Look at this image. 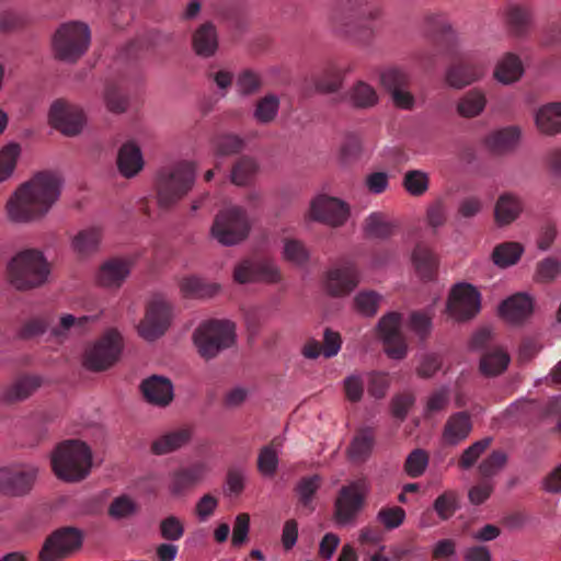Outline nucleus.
<instances>
[{"label":"nucleus","instance_id":"nucleus-43","mask_svg":"<svg viewBox=\"0 0 561 561\" xmlns=\"http://www.w3.org/2000/svg\"><path fill=\"white\" fill-rule=\"evenodd\" d=\"M523 252L524 248L518 242H503L494 248L492 259L495 265L507 267L516 264Z\"/></svg>","mask_w":561,"mask_h":561},{"label":"nucleus","instance_id":"nucleus-46","mask_svg":"<svg viewBox=\"0 0 561 561\" xmlns=\"http://www.w3.org/2000/svg\"><path fill=\"white\" fill-rule=\"evenodd\" d=\"M505 15L510 30L516 35L527 30L531 19L529 10L518 4H510Z\"/></svg>","mask_w":561,"mask_h":561},{"label":"nucleus","instance_id":"nucleus-58","mask_svg":"<svg viewBox=\"0 0 561 561\" xmlns=\"http://www.w3.org/2000/svg\"><path fill=\"white\" fill-rule=\"evenodd\" d=\"M275 443L276 439L273 440L272 445L263 447L259 455L257 468L259 471L265 477H273L278 466L277 453L273 448Z\"/></svg>","mask_w":561,"mask_h":561},{"label":"nucleus","instance_id":"nucleus-55","mask_svg":"<svg viewBox=\"0 0 561 561\" xmlns=\"http://www.w3.org/2000/svg\"><path fill=\"white\" fill-rule=\"evenodd\" d=\"M381 296L374 290H363L354 299L355 308L365 316H374L378 308Z\"/></svg>","mask_w":561,"mask_h":561},{"label":"nucleus","instance_id":"nucleus-56","mask_svg":"<svg viewBox=\"0 0 561 561\" xmlns=\"http://www.w3.org/2000/svg\"><path fill=\"white\" fill-rule=\"evenodd\" d=\"M428 465V455L423 449L411 451L404 462V470L411 478L421 477Z\"/></svg>","mask_w":561,"mask_h":561},{"label":"nucleus","instance_id":"nucleus-63","mask_svg":"<svg viewBox=\"0 0 561 561\" xmlns=\"http://www.w3.org/2000/svg\"><path fill=\"white\" fill-rule=\"evenodd\" d=\"M243 140L234 135H222L215 140L217 156H232L241 151Z\"/></svg>","mask_w":561,"mask_h":561},{"label":"nucleus","instance_id":"nucleus-40","mask_svg":"<svg viewBox=\"0 0 561 561\" xmlns=\"http://www.w3.org/2000/svg\"><path fill=\"white\" fill-rule=\"evenodd\" d=\"M279 105V98L274 93H267L255 102L253 118L261 125H268L277 117Z\"/></svg>","mask_w":561,"mask_h":561},{"label":"nucleus","instance_id":"nucleus-27","mask_svg":"<svg viewBox=\"0 0 561 561\" xmlns=\"http://www.w3.org/2000/svg\"><path fill=\"white\" fill-rule=\"evenodd\" d=\"M524 209V203L519 196L513 193H503L499 196L494 206L495 222L503 227L515 221Z\"/></svg>","mask_w":561,"mask_h":561},{"label":"nucleus","instance_id":"nucleus-38","mask_svg":"<svg viewBox=\"0 0 561 561\" xmlns=\"http://www.w3.org/2000/svg\"><path fill=\"white\" fill-rule=\"evenodd\" d=\"M412 262L417 274L423 279H432L435 276L438 261L427 245L420 243L415 247L412 253Z\"/></svg>","mask_w":561,"mask_h":561},{"label":"nucleus","instance_id":"nucleus-20","mask_svg":"<svg viewBox=\"0 0 561 561\" xmlns=\"http://www.w3.org/2000/svg\"><path fill=\"white\" fill-rule=\"evenodd\" d=\"M209 467L204 461L182 467L172 473L169 490L173 495H181L201 482L208 473Z\"/></svg>","mask_w":561,"mask_h":561},{"label":"nucleus","instance_id":"nucleus-21","mask_svg":"<svg viewBox=\"0 0 561 561\" xmlns=\"http://www.w3.org/2000/svg\"><path fill=\"white\" fill-rule=\"evenodd\" d=\"M499 311L506 321L519 324L533 314L534 300L528 294L517 293L503 300Z\"/></svg>","mask_w":561,"mask_h":561},{"label":"nucleus","instance_id":"nucleus-11","mask_svg":"<svg viewBox=\"0 0 561 561\" xmlns=\"http://www.w3.org/2000/svg\"><path fill=\"white\" fill-rule=\"evenodd\" d=\"M379 83L389 93L396 107L404 111L413 110L415 98L410 88L411 75L399 66H388L379 71Z\"/></svg>","mask_w":561,"mask_h":561},{"label":"nucleus","instance_id":"nucleus-52","mask_svg":"<svg viewBox=\"0 0 561 561\" xmlns=\"http://www.w3.org/2000/svg\"><path fill=\"white\" fill-rule=\"evenodd\" d=\"M507 455L503 450H493L486 458H484L478 466L479 474L484 480L497 474L506 465Z\"/></svg>","mask_w":561,"mask_h":561},{"label":"nucleus","instance_id":"nucleus-39","mask_svg":"<svg viewBox=\"0 0 561 561\" xmlns=\"http://www.w3.org/2000/svg\"><path fill=\"white\" fill-rule=\"evenodd\" d=\"M486 96L479 89L466 92L457 102V113L466 118L479 116L485 108Z\"/></svg>","mask_w":561,"mask_h":561},{"label":"nucleus","instance_id":"nucleus-19","mask_svg":"<svg viewBox=\"0 0 561 561\" xmlns=\"http://www.w3.org/2000/svg\"><path fill=\"white\" fill-rule=\"evenodd\" d=\"M140 391L149 404L158 408L168 407L174 398L172 381L161 375H151L140 383Z\"/></svg>","mask_w":561,"mask_h":561},{"label":"nucleus","instance_id":"nucleus-25","mask_svg":"<svg viewBox=\"0 0 561 561\" xmlns=\"http://www.w3.org/2000/svg\"><path fill=\"white\" fill-rule=\"evenodd\" d=\"M282 278V272L273 259L261 256L251 262L248 260V283L277 284Z\"/></svg>","mask_w":561,"mask_h":561},{"label":"nucleus","instance_id":"nucleus-23","mask_svg":"<svg viewBox=\"0 0 561 561\" xmlns=\"http://www.w3.org/2000/svg\"><path fill=\"white\" fill-rule=\"evenodd\" d=\"M472 431V422L469 413L457 412L446 421L442 434L445 445L456 446L463 442Z\"/></svg>","mask_w":561,"mask_h":561},{"label":"nucleus","instance_id":"nucleus-47","mask_svg":"<svg viewBox=\"0 0 561 561\" xmlns=\"http://www.w3.org/2000/svg\"><path fill=\"white\" fill-rule=\"evenodd\" d=\"M364 229L370 238L387 239L392 234L393 226L385 214L373 213L366 218Z\"/></svg>","mask_w":561,"mask_h":561},{"label":"nucleus","instance_id":"nucleus-6","mask_svg":"<svg viewBox=\"0 0 561 561\" xmlns=\"http://www.w3.org/2000/svg\"><path fill=\"white\" fill-rule=\"evenodd\" d=\"M91 42V32L82 22H67L61 24L53 36V50L56 59L66 62H76L88 50Z\"/></svg>","mask_w":561,"mask_h":561},{"label":"nucleus","instance_id":"nucleus-60","mask_svg":"<svg viewBox=\"0 0 561 561\" xmlns=\"http://www.w3.org/2000/svg\"><path fill=\"white\" fill-rule=\"evenodd\" d=\"M125 347L122 333L115 329H107L95 342L93 351H123Z\"/></svg>","mask_w":561,"mask_h":561},{"label":"nucleus","instance_id":"nucleus-41","mask_svg":"<svg viewBox=\"0 0 561 561\" xmlns=\"http://www.w3.org/2000/svg\"><path fill=\"white\" fill-rule=\"evenodd\" d=\"M90 321H94V318L87 316L77 318L69 313L62 314L59 319L58 325L50 330V334L60 341L67 339L71 331L80 335L84 332L85 325Z\"/></svg>","mask_w":561,"mask_h":561},{"label":"nucleus","instance_id":"nucleus-61","mask_svg":"<svg viewBox=\"0 0 561 561\" xmlns=\"http://www.w3.org/2000/svg\"><path fill=\"white\" fill-rule=\"evenodd\" d=\"M494 333L491 328L482 327L478 329L470 339L471 351H503L493 344Z\"/></svg>","mask_w":561,"mask_h":561},{"label":"nucleus","instance_id":"nucleus-54","mask_svg":"<svg viewBox=\"0 0 561 561\" xmlns=\"http://www.w3.org/2000/svg\"><path fill=\"white\" fill-rule=\"evenodd\" d=\"M561 273V262L554 257H546L537 263L535 280L538 283H551Z\"/></svg>","mask_w":561,"mask_h":561},{"label":"nucleus","instance_id":"nucleus-5","mask_svg":"<svg viewBox=\"0 0 561 561\" xmlns=\"http://www.w3.org/2000/svg\"><path fill=\"white\" fill-rule=\"evenodd\" d=\"M380 16V9L369 8L368 0H350L337 8L331 15V23L336 32L357 42H363L362 34L369 36L371 30L364 21H373Z\"/></svg>","mask_w":561,"mask_h":561},{"label":"nucleus","instance_id":"nucleus-32","mask_svg":"<svg viewBox=\"0 0 561 561\" xmlns=\"http://www.w3.org/2000/svg\"><path fill=\"white\" fill-rule=\"evenodd\" d=\"M538 130L547 136L561 133V103L553 102L542 105L535 115Z\"/></svg>","mask_w":561,"mask_h":561},{"label":"nucleus","instance_id":"nucleus-53","mask_svg":"<svg viewBox=\"0 0 561 561\" xmlns=\"http://www.w3.org/2000/svg\"><path fill=\"white\" fill-rule=\"evenodd\" d=\"M121 353H84L82 365L91 371H102L119 359Z\"/></svg>","mask_w":561,"mask_h":561},{"label":"nucleus","instance_id":"nucleus-59","mask_svg":"<svg viewBox=\"0 0 561 561\" xmlns=\"http://www.w3.org/2000/svg\"><path fill=\"white\" fill-rule=\"evenodd\" d=\"M405 519V511L400 506L382 507L377 514V520L388 530L400 527Z\"/></svg>","mask_w":561,"mask_h":561},{"label":"nucleus","instance_id":"nucleus-51","mask_svg":"<svg viewBox=\"0 0 561 561\" xmlns=\"http://www.w3.org/2000/svg\"><path fill=\"white\" fill-rule=\"evenodd\" d=\"M492 440V437H484L471 444L461 453L457 462L458 467L462 470L472 468L480 456L491 446Z\"/></svg>","mask_w":561,"mask_h":561},{"label":"nucleus","instance_id":"nucleus-15","mask_svg":"<svg viewBox=\"0 0 561 561\" xmlns=\"http://www.w3.org/2000/svg\"><path fill=\"white\" fill-rule=\"evenodd\" d=\"M37 468L30 463H11L0 469V491L7 495L27 493L37 477Z\"/></svg>","mask_w":561,"mask_h":561},{"label":"nucleus","instance_id":"nucleus-34","mask_svg":"<svg viewBox=\"0 0 561 561\" xmlns=\"http://www.w3.org/2000/svg\"><path fill=\"white\" fill-rule=\"evenodd\" d=\"M101 239L102 232L99 228H87L72 238L71 248L80 259H85L99 251Z\"/></svg>","mask_w":561,"mask_h":561},{"label":"nucleus","instance_id":"nucleus-33","mask_svg":"<svg viewBox=\"0 0 561 561\" xmlns=\"http://www.w3.org/2000/svg\"><path fill=\"white\" fill-rule=\"evenodd\" d=\"M520 135L517 126H507L489 135L486 145L495 153H507L516 148Z\"/></svg>","mask_w":561,"mask_h":561},{"label":"nucleus","instance_id":"nucleus-62","mask_svg":"<svg viewBox=\"0 0 561 561\" xmlns=\"http://www.w3.org/2000/svg\"><path fill=\"white\" fill-rule=\"evenodd\" d=\"M321 479L319 476L314 474L311 477H305L302 478L297 488L296 491L299 496V502L304 506H309L314 494L317 493L318 489L320 488Z\"/></svg>","mask_w":561,"mask_h":561},{"label":"nucleus","instance_id":"nucleus-50","mask_svg":"<svg viewBox=\"0 0 561 561\" xmlns=\"http://www.w3.org/2000/svg\"><path fill=\"white\" fill-rule=\"evenodd\" d=\"M20 153L21 147L18 142H10L0 150V182L12 175Z\"/></svg>","mask_w":561,"mask_h":561},{"label":"nucleus","instance_id":"nucleus-4","mask_svg":"<svg viewBox=\"0 0 561 561\" xmlns=\"http://www.w3.org/2000/svg\"><path fill=\"white\" fill-rule=\"evenodd\" d=\"M51 467L60 480L77 482L91 471L92 453L81 440L69 439L57 445L51 454Z\"/></svg>","mask_w":561,"mask_h":561},{"label":"nucleus","instance_id":"nucleus-44","mask_svg":"<svg viewBox=\"0 0 561 561\" xmlns=\"http://www.w3.org/2000/svg\"><path fill=\"white\" fill-rule=\"evenodd\" d=\"M283 243V256L286 261L297 266L308 263L310 254L302 241L294 238H284Z\"/></svg>","mask_w":561,"mask_h":561},{"label":"nucleus","instance_id":"nucleus-35","mask_svg":"<svg viewBox=\"0 0 561 561\" xmlns=\"http://www.w3.org/2000/svg\"><path fill=\"white\" fill-rule=\"evenodd\" d=\"M524 73V67L520 58L506 53L499 61L494 70L495 79L503 84H511L520 79Z\"/></svg>","mask_w":561,"mask_h":561},{"label":"nucleus","instance_id":"nucleus-10","mask_svg":"<svg viewBox=\"0 0 561 561\" xmlns=\"http://www.w3.org/2000/svg\"><path fill=\"white\" fill-rule=\"evenodd\" d=\"M210 236L221 245L231 247L245 239V213L240 206L219 210L210 227Z\"/></svg>","mask_w":561,"mask_h":561},{"label":"nucleus","instance_id":"nucleus-3","mask_svg":"<svg viewBox=\"0 0 561 561\" xmlns=\"http://www.w3.org/2000/svg\"><path fill=\"white\" fill-rule=\"evenodd\" d=\"M195 178L196 170L191 162H180L173 167L160 169L154 178L158 206L169 209L178 204L191 192Z\"/></svg>","mask_w":561,"mask_h":561},{"label":"nucleus","instance_id":"nucleus-49","mask_svg":"<svg viewBox=\"0 0 561 561\" xmlns=\"http://www.w3.org/2000/svg\"><path fill=\"white\" fill-rule=\"evenodd\" d=\"M510 363L508 353H483L480 358V371L492 377L503 373Z\"/></svg>","mask_w":561,"mask_h":561},{"label":"nucleus","instance_id":"nucleus-30","mask_svg":"<svg viewBox=\"0 0 561 561\" xmlns=\"http://www.w3.org/2000/svg\"><path fill=\"white\" fill-rule=\"evenodd\" d=\"M42 385L38 376H22L0 392V400L4 402L22 401L32 396Z\"/></svg>","mask_w":561,"mask_h":561},{"label":"nucleus","instance_id":"nucleus-29","mask_svg":"<svg viewBox=\"0 0 561 561\" xmlns=\"http://www.w3.org/2000/svg\"><path fill=\"white\" fill-rule=\"evenodd\" d=\"M179 286L183 297L191 299H210L221 291L220 284L197 276L182 278Z\"/></svg>","mask_w":561,"mask_h":561},{"label":"nucleus","instance_id":"nucleus-57","mask_svg":"<svg viewBox=\"0 0 561 561\" xmlns=\"http://www.w3.org/2000/svg\"><path fill=\"white\" fill-rule=\"evenodd\" d=\"M409 328L420 341H424L431 334L432 319L423 311H413L409 318Z\"/></svg>","mask_w":561,"mask_h":561},{"label":"nucleus","instance_id":"nucleus-22","mask_svg":"<svg viewBox=\"0 0 561 561\" xmlns=\"http://www.w3.org/2000/svg\"><path fill=\"white\" fill-rule=\"evenodd\" d=\"M401 324L402 318L398 312H389L379 320L378 333L388 346L386 351H407Z\"/></svg>","mask_w":561,"mask_h":561},{"label":"nucleus","instance_id":"nucleus-7","mask_svg":"<svg viewBox=\"0 0 561 561\" xmlns=\"http://www.w3.org/2000/svg\"><path fill=\"white\" fill-rule=\"evenodd\" d=\"M192 340L198 351H222L237 342L236 323L229 319H208L194 330Z\"/></svg>","mask_w":561,"mask_h":561},{"label":"nucleus","instance_id":"nucleus-42","mask_svg":"<svg viewBox=\"0 0 561 561\" xmlns=\"http://www.w3.org/2000/svg\"><path fill=\"white\" fill-rule=\"evenodd\" d=\"M312 82L319 92H335L341 88L343 82L342 70L335 65H329L319 73L312 76Z\"/></svg>","mask_w":561,"mask_h":561},{"label":"nucleus","instance_id":"nucleus-37","mask_svg":"<svg viewBox=\"0 0 561 561\" xmlns=\"http://www.w3.org/2000/svg\"><path fill=\"white\" fill-rule=\"evenodd\" d=\"M191 438V432L187 428H178L158 437L151 446L156 455H165L184 446Z\"/></svg>","mask_w":561,"mask_h":561},{"label":"nucleus","instance_id":"nucleus-2","mask_svg":"<svg viewBox=\"0 0 561 561\" xmlns=\"http://www.w3.org/2000/svg\"><path fill=\"white\" fill-rule=\"evenodd\" d=\"M50 274L51 264L44 252L35 248L19 251L7 264L8 280L19 291L45 286Z\"/></svg>","mask_w":561,"mask_h":561},{"label":"nucleus","instance_id":"nucleus-14","mask_svg":"<svg viewBox=\"0 0 561 561\" xmlns=\"http://www.w3.org/2000/svg\"><path fill=\"white\" fill-rule=\"evenodd\" d=\"M446 308L448 314L457 321L472 319L481 308L480 293L470 284H457L450 291Z\"/></svg>","mask_w":561,"mask_h":561},{"label":"nucleus","instance_id":"nucleus-18","mask_svg":"<svg viewBox=\"0 0 561 561\" xmlns=\"http://www.w3.org/2000/svg\"><path fill=\"white\" fill-rule=\"evenodd\" d=\"M359 283V272L354 262H344L327 273L324 286L331 296L350 294Z\"/></svg>","mask_w":561,"mask_h":561},{"label":"nucleus","instance_id":"nucleus-45","mask_svg":"<svg viewBox=\"0 0 561 561\" xmlns=\"http://www.w3.org/2000/svg\"><path fill=\"white\" fill-rule=\"evenodd\" d=\"M402 186L411 196H422L430 187V176L422 170H409L403 175Z\"/></svg>","mask_w":561,"mask_h":561},{"label":"nucleus","instance_id":"nucleus-28","mask_svg":"<svg viewBox=\"0 0 561 561\" xmlns=\"http://www.w3.org/2000/svg\"><path fill=\"white\" fill-rule=\"evenodd\" d=\"M192 46L195 54L203 58L214 56L218 49V34L211 22L203 23L192 36Z\"/></svg>","mask_w":561,"mask_h":561},{"label":"nucleus","instance_id":"nucleus-9","mask_svg":"<svg viewBox=\"0 0 561 561\" xmlns=\"http://www.w3.org/2000/svg\"><path fill=\"white\" fill-rule=\"evenodd\" d=\"M368 486L364 479H358L343 485L334 501L333 517L341 526L354 525L366 504Z\"/></svg>","mask_w":561,"mask_h":561},{"label":"nucleus","instance_id":"nucleus-36","mask_svg":"<svg viewBox=\"0 0 561 561\" xmlns=\"http://www.w3.org/2000/svg\"><path fill=\"white\" fill-rule=\"evenodd\" d=\"M346 100L353 107L370 108L374 107L379 96L376 89L365 81H356L346 93Z\"/></svg>","mask_w":561,"mask_h":561},{"label":"nucleus","instance_id":"nucleus-31","mask_svg":"<svg viewBox=\"0 0 561 561\" xmlns=\"http://www.w3.org/2000/svg\"><path fill=\"white\" fill-rule=\"evenodd\" d=\"M117 168L119 173L130 179L144 168V159L140 148L134 142L124 144L117 154Z\"/></svg>","mask_w":561,"mask_h":561},{"label":"nucleus","instance_id":"nucleus-26","mask_svg":"<svg viewBox=\"0 0 561 561\" xmlns=\"http://www.w3.org/2000/svg\"><path fill=\"white\" fill-rule=\"evenodd\" d=\"M375 444V430L369 426L359 428L347 448L348 458L356 463L365 462L370 457Z\"/></svg>","mask_w":561,"mask_h":561},{"label":"nucleus","instance_id":"nucleus-24","mask_svg":"<svg viewBox=\"0 0 561 561\" xmlns=\"http://www.w3.org/2000/svg\"><path fill=\"white\" fill-rule=\"evenodd\" d=\"M130 274V265L122 259L103 263L98 273V283L105 288H119Z\"/></svg>","mask_w":561,"mask_h":561},{"label":"nucleus","instance_id":"nucleus-13","mask_svg":"<svg viewBox=\"0 0 561 561\" xmlns=\"http://www.w3.org/2000/svg\"><path fill=\"white\" fill-rule=\"evenodd\" d=\"M48 118L50 126L67 137L79 135L85 124L82 108L64 99L51 104Z\"/></svg>","mask_w":561,"mask_h":561},{"label":"nucleus","instance_id":"nucleus-17","mask_svg":"<svg viewBox=\"0 0 561 561\" xmlns=\"http://www.w3.org/2000/svg\"><path fill=\"white\" fill-rule=\"evenodd\" d=\"M348 215V205L335 197L319 195L310 205V217L332 227L344 225Z\"/></svg>","mask_w":561,"mask_h":561},{"label":"nucleus","instance_id":"nucleus-1","mask_svg":"<svg viewBox=\"0 0 561 561\" xmlns=\"http://www.w3.org/2000/svg\"><path fill=\"white\" fill-rule=\"evenodd\" d=\"M61 185L62 180L58 174L50 171L37 172L8 201L9 219L25 224L43 218L59 198Z\"/></svg>","mask_w":561,"mask_h":561},{"label":"nucleus","instance_id":"nucleus-64","mask_svg":"<svg viewBox=\"0 0 561 561\" xmlns=\"http://www.w3.org/2000/svg\"><path fill=\"white\" fill-rule=\"evenodd\" d=\"M424 25L426 31L432 34L445 35L451 31L447 15L442 12H431L425 14Z\"/></svg>","mask_w":561,"mask_h":561},{"label":"nucleus","instance_id":"nucleus-48","mask_svg":"<svg viewBox=\"0 0 561 561\" xmlns=\"http://www.w3.org/2000/svg\"><path fill=\"white\" fill-rule=\"evenodd\" d=\"M433 508L442 520L449 519L459 510V495L454 490H447L436 497Z\"/></svg>","mask_w":561,"mask_h":561},{"label":"nucleus","instance_id":"nucleus-12","mask_svg":"<svg viewBox=\"0 0 561 561\" xmlns=\"http://www.w3.org/2000/svg\"><path fill=\"white\" fill-rule=\"evenodd\" d=\"M83 542V533L76 527H61L51 533L39 551V561H61L77 552Z\"/></svg>","mask_w":561,"mask_h":561},{"label":"nucleus","instance_id":"nucleus-8","mask_svg":"<svg viewBox=\"0 0 561 561\" xmlns=\"http://www.w3.org/2000/svg\"><path fill=\"white\" fill-rule=\"evenodd\" d=\"M173 320V305L163 295L156 294L147 302L145 316L137 325V333L148 342H153L165 334Z\"/></svg>","mask_w":561,"mask_h":561},{"label":"nucleus","instance_id":"nucleus-16","mask_svg":"<svg viewBox=\"0 0 561 561\" xmlns=\"http://www.w3.org/2000/svg\"><path fill=\"white\" fill-rule=\"evenodd\" d=\"M485 62L473 56H463L454 61L446 71V82L455 89H461L478 81L484 75Z\"/></svg>","mask_w":561,"mask_h":561}]
</instances>
